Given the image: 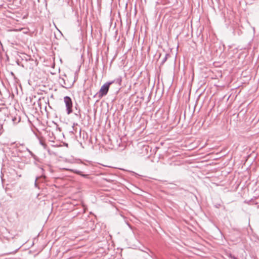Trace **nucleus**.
<instances>
[{"mask_svg":"<svg viewBox=\"0 0 259 259\" xmlns=\"http://www.w3.org/2000/svg\"><path fill=\"white\" fill-rule=\"evenodd\" d=\"M121 81V79L120 78H118L116 80V82H118V83H120Z\"/></svg>","mask_w":259,"mask_h":259,"instance_id":"6","label":"nucleus"},{"mask_svg":"<svg viewBox=\"0 0 259 259\" xmlns=\"http://www.w3.org/2000/svg\"><path fill=\"white\" fill-rule=\"evenodd\" d=\"M28 151L31 155H33V153L30 151L28 150Z\"/></svg>","mask_w":259,"mask_h":259,"instance_id":"8","label":"nucleus"},{"mask_svg":"<svg viewBox=\"0 0 259 259\" xmlns=\"http://www.w3.org/2000/svg\"><path fill=\"white\" fill-rule=\"evenodd\" d=\"M114 82V81L106 82L101 87L98 93V96L100 98H102L107 95L109 91L110 85Z\"/></svg>","mask_w":259,"mask_h":259,"instance_id":"1","label":"nucleus"},{"mask_svg":"<svg viewBox=\"0 0 259 259\" xmlns=\"http://www.w3.org/2000/svg\"><path fill=\"white\" fill-rule=\"evenodd\" d=\"M64 102L66 107L67 113L70 114L72 112V101L71 99L68 96L64 97Z\"/></svg>","mask_w":259,"mask_h":259,"instance_id":"2","label":"nucleus"},{"mask_svg":"<svg viewBox=\"0 0 259 259\" xmlns=\"http://www.w3.org/2000/svg\"><path fill=\"white\" fill-rule=\"evenodd\" d=\"M40 143H41V145L44 147V148H45V147H46V144H44V143H43L42 142H40Z\"/></svg>","mask_w":259,"mask_h":259,"instance_id":"7","label":"nucleus"},{"mask_svg":"<svg viewBox=\"0 0 259 259\" xmlns=\"http://www.w3.org/2000/svg\"><path fill=\"white\" fill-rule=\"evenodd\" d=\"M18 250V249L15 250V251H14L13 252H9V253H6V254H15V253H16L17 252Z\"/></svg>","mask_w":259,"mask_h":259,"instance_id":"4","label":"nucleus"},{"mask_svg":"<svg viewBox=\"0 0 259 259\" xmlns=\"http://www.w3.org/2000/svg\"><path fill=\"white\" fill-rule=\"evenodd\" d=\"M76 174H77L78 175H81V176L83 177H85V178H87L88 177V175H84V174H81V172L80 171H75V172Z\"/></svg>","mask_w":259,"mask_h":259,"instance_id":"3","label":"nucleus"},{"mask_svg":"<svg viewBox=\"0 0 259 259\" xmlns=\"http://www.w3.org/2000/svg\"><path fill=\"white\" fill-rule=\"evenodd\" d=\"M1 178H2V176H1ZM2 181H3V178H2Z\"/></svg>","mask_w":259,"mask_h":259,"instance_id":"9","label":"nucleus"},{"mask_svg":"<svg viewBox=\"0 0 259 259\" xmlns=\"http://www.w3.org/2000/svg\"><path fill=\"white\" fill-rule=\"evenodd\" d=\"M38 179H39V177H37V178H36V179H35V184H34V185H35V187H37V180H38Z\"/></svg>","mask_w":259,"mask_h":259,"instance_id":"5","label":"nucleus"}]
</instances>
